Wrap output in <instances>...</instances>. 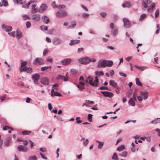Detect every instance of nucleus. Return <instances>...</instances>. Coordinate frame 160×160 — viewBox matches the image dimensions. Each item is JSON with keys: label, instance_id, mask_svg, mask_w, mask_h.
I'll list each match as a JSON object with an SVG mask.
<instances>
[{"label": "nucleus", "instance_id": "nucleus-1", "mask_svg": "<svg viewBox=\"0 0 160 160\" xmlns=\"http://www.w3.org/2000/svg\"><path fill=\"white\" fill-rule=\"evenodd\" d=\"M93 78L92 76H90L88 77L85 80V82L88 83L91 85L93 87H97L98 85V79L97 76L95 77V80L94 82H93Z\"/></svg>", "mask_w": 160, "mask_h": 160}, {"label": "nucleus", "instance_id": "nucleus-2", "mask_svg": "<svg viewBox=\"0 0 160 160\" xmlns=\"http://www.w3.org/2000/svg\"><path fill=\"white\" fill-rule=\"evenodd\" d=\"M113 64V62L112 61H108L105 60H99L98 62V67L105 68L107 66L108 67H111L112 65Z\"/></svg>", "mask_w": 160, "mask_h": 160}, {"label": "nucleus", "instance_id": "nucleus-3", "mask_svg": "<svg viewBox=\"0 0 160 160\" xmlns=\"http://www.w3.org/2000/svg\"><path fill=\"white\" fill-rule=\"evenodd\" d=\"M68 15V12L65 10L62 11H59L56 13V17L59 18L66 17Z\"/></svg>", "mask_w": 160, "mask_h": 160}, {"label": "nucleus", "instance_id": "nucleus-4", "mask_svg": "<svg viewBox=\"0 0 160 160\" xmlns=\"http://www.w3.org/2000/svg\"><path fill=\"white\" fill-rule=\"evenodd\" d=\"M89 58L88 57H85L78 59V61L82 64H87L89 63Z\"/></svg>", "mask_w": 160, "mask_h": 160}, {"label": "nucleus", "instance_id": "nucleus-5", "mask_svg": "<svg viewBox=\"0 0 160 160\" xmlns=\"http://www.w3.org/2000/svg\"><path fill=\"white\" fill-rule=\"evenodd\" d=\"M44 63V61L43 59L41 58H36L33 62V64L36 65L38 64L42 65Z\"/></svg>", "mask_w": 160, "mask_h": 160}, {"label": "nucleus", "instance_id": "nucleus-6", "mask_svg": "<svg viewBox=\"0 0 160 160\" xmlns=\"http://www.w3.org/2000/svg\"><path fill=\"white\" fill-rule=\"evenodd\" d=\"M101 93L103 94L104 96L111 98L113 97L114 94L111 92L108 91H101Z\"/></svg>", "mask_w": 160, "mask_h": 160}, {"label": "nucleus", "instance_id": "nucleus-7", "mask_svg": "<svg viewBox=\"0 0 160 160\" xmlns=\"http://www.w3.org/2000/svg\"><path fill=\"white\" fill-rule=\"evenodd\" d=\"M52 41L53 44L55 46L60 45L62 43V40L57 37L54 38L53 39Z\"/></svg>", "mask_w": 160, "mask_h": 160}, {"label": "nucleus", "instance_id": "nucleus-8", "mask_svg": "<svg viewBox=\"0 0 160 160\" xmlns=\"http://www.w3.org/2000/svg\"><path fill=\"white\" fill-rule=\"evenodd\" d=\"M40 78L39 74L37 73L33 74L32 75V78L34 82L36 84H38L37 82Z\"/></svg>", "mask_w": 160, "mask_h": 160}, {"label": "nucleus", "instance_id": "nucleus-9", "mask_svg": "<svg viewBox=\"0 0 160 160\" xmlns=\"http://www.w3.org/2000/svg\"><path fill=\"white\" fill-rule=\"evenodd\" d=\"M71 58H68L64 59L61 61V63L64 65H67L69 64L71 62Z\"/></svg>", "mask_w": 160, "mask_h": 160}, {"label": "nucleus", "instance_id": "nucleus-10", "mask_svg": "<svg viewBox=\"0 0 160 160\" xmlns=\"http://www.w3.org/2000/svg\"><path fill=\"white\" fill-rule=\"evenodd\" d=\"M123 21L124 23V26L125 28H128L130 27V22L128 18H123Z\"/></svg>", "mask_w": 160, "mask_h": 160}, {"label": "nucleus", "instance_id": "nucleus-11", "mask_svg": "<svg viewBox=\"0 0 160 160\" xmlns=\"http://www.w3.org/2000/svg\"><path fill=\"white\" fill-rule=\"evenodd\" d=\"M2 29L4 30L5 31L8 32H11L12 30V27L9 26H7L4 24L2 25Z\"/></svg>", "mask_w": 160, "mask_h": 160}, {"label": "nucleus", "instance_id": "nucleus-12", "mask_svg": "<svg viewBox=\"0 0 160 160\" xmlns=\"http://www.w3.org/2000/svg\"><path fill=\"white\" fill-rule=\"evenodd\" d=\"M41 82L44 85H48L49 82V80L47 77L42 78L41 79Z\"/></svg>", "mask_w": 160, "mask_h": 160}, {"label": "nucleus", "instance_id": "nucleus-13", "mask_svg": "<svg viewBox=\"0 0 160 160\" xmlns=\"http://www.w3.org/2000/svg\"><path fill=\"white\" fill-rule=\"evenodd\" d=\"M32 19L35 22H38L40 19V15L38 14H33L32 16Z\"/></svg>", "mask_w": 160, "mask_h": 160}, {"label": "nucleus", "instance_id": "nucleus-14", "mask_svg": "<svg viewBox=\"0 0 160 160\" xmlns=\"http://www.w3.org/2000/svg\"><path fill=\"white\" fill-rule=\"evenodd\" d=\"M19 152H27L28 149L26 147L22 145L18 146L17 148Z\"/></svg>", "mask_w": 160, "mask_h": 160}, {"label": "nucleus", "instance_id": "nucleus-15", "mask_svg": "<svg viewBox=\"0 0 160 160\" xmlns=\"http://www.w3.org/2000/svg\"><path fill=\"white\" fill-rule=\"evenodd\" d=\"M42 19L43 22L45 24L48 23L50 22L48 17L46 15L42 16Z\"/></svg>", "mask_w": 160, "mask_h": 160}, {"label": "nucleus", "instance_id": "nucleus-16", "mask_svg": "<svg viewBox=\"0 0 160 160\" xmlns=\"http://www.w3.org/2000/svg\"><path fill=\"white\" fill-rule=\"evenodd\" d=\"M47 5L44 3L42 4L40 7L39 12H42L45 11L47 8Z\"/></svg>", "mask_w": 160, "mask_h": 160}, {"label": "nucleus", "instance_id": "nucleus-17", "mask_svg": "<svg viewBox=\"0 0 160 160\" xmlns=\"http://www.w3.org/2000/svg\"><path fill=\"white\" fill-rule=\"evenodd\" d=\"M36 5L35 4H33L32 6V13H35L38 12V8H36Z\"/></svg>", "mask_w": 160, "mask_h": 160}, {"label": "nucleus", "instance_id": "nucleus-18", "mask_svg": "<svg viewBox=\"0 0 160 160\" xmlns=\"http://www.w3.org/2000/svg\"><path fill=\"white\" fill-rule=\"evenodd\" d=\"M122 6L123 8H130L132 6V3L130 2L126 1L122 4Z\"/></svg>", "mask_w": 160, "mask_h": 160}, {"label": "nucleus", "instance_id": "nucleus-19", "mask_svg": "<svg viewBox=\"0 0 160 160\" xmlns=\"http://www.w3.org/2000/svg\"><path fill=\"white\" fill-rule=\"evenodd\" d=\"M79 40H70V42L69 43V44L70 46H72L77 44H78L80 42Z\"/></svg>", "mask_w": 160, "mask_h": 160}, {"label": "nucleus", "instance_id": "nucleus-20", "mask_svg": "<svg viewBox=\"0 0 160 160\" xmlns=\"http://www.w3.org/2000/svg\"><path fill=\"white\" fill-rule=\"evenodd\" d=\"M11 142V137H9L7 138L6 140L5 141L4 144L6 146L8 147Z\"/></svg>", "mask_w": 160, "mask_h": 160}, {"label": "nucleus", "instance_id": "nucleus-21", "mask_svg": "<svg viewBox=\"0 0 160 160\" xmlns=\"http://www.w3.org/2000/svg\"><path fill=\"white\" fill-rule=\"evenodd\" d=\"M150 2L149 0H143L142 2V5L144 6L145 8H147L148 7V3Z\"/></svg>", "mask_w": 160, "mask_h": 160}, {"label": "nucleus", "instance_id": "nucleus-22", "mask_svg": "<svg viewBox=\"0 0 160 160\" xmlns=\"http://www.w3.org/2000/svg\"><path fill=\"white\" fill-rule=\"evenodd\" d=\"M16 36L18 39H19L22 37V33L21 31L17 29L16 32Z\"/></svg>", "mask_w": 160, "mask_h": 160}, {"label": "nucleus", "instance_id": "nucleus-23", "mask_svg": "<svg viewBox=\"0 0 160 160\" xmlns=\"http://www.w3.org/2000/svg\"><path fill=\"white\" fill-rule=\"evenodd\" d=\"M83 140V145L85 147L87 146L89 143V140L88 139H85L84 138H82L81 141Z\"/></svg>", "mask_w": 160, "mask_h": 160}, {"label": "nucleus", "instance_id": "nucleus-24", "mask_svg": "<svg viewBox=\"0 0 160 160\" xmlns=\"http://www.w3.org/2000/svg\"><path fill=\"white\" fill-rule=\"evenodd\" d=\"M141 95L143 97V98L144 100H146L148 98V93L146 92H140Z\"/></svg>", "mask_w": 160, "mask_h": 160}, {"label": "nucleus", "instance_id": "nucleus-25", "mask_svg": "<svg viewBox=\"0 0 160 160\" xmlns=\"http://www.w3.org/2000/svg\"><path fill=\"white\" fill-rule=\"evenodd\" d=\"M57 79H58L63 80L64 81H67L68 80V78L67 77H65L62 75H58Z\"/></svg>", "mask_w": 160, "mask_h": 160}, {"label": "nucleus", "instance_id": "nucleus-26", "mask_svg": "<svg viewBox=\"0 0 160 160\" xmlns=\"http://www.w3.org/2000/svg\"><path fill=\"white\" fill-rule=\"evenodd\" d=\"M155 6L156 5L153 2L152 3L151 5L148 7V8L147 9V11L148 12H150L152 9H153L154 8Z\"/></svg>", "mask_w": 160, "mask_h": 160}, {"label": "nucleus", "instance_id": "nucleus-27", "mask_svg": "<svg viewBox=\"0 0 160 160\" xmlns=\"http://www.w3.org/2000/svg\"><path fill=\"white\" fill-rule=\"evenodd\" d=\"M110 85L115 88H117V83L114 82L113 80H110L109 82Z\"/></svg>", "mask_w": 160, "mask_h": 160}, {"label": "nucleus", "instance_id": "nucleus-28", "mask_svg": "<svg viewBox=\"0 0 160 160\" xmlns=\"http://www.w3.org/2000/svg\"><path fill=\"white\" fill-rule=\"evenodd\" d=\"M125 147L124 145L123 144H122L119 147H118L117 148V150L119 152L122 151L125 149Z\"/></svg>", "mask_w": 160, "mask_h": 160}, {"label": "nucleus", "instance_id": "nucleus-29", "mask_svg": "<svg viewBox=\"0 0 160 160\" xmlns=\"http://www.w3.org/2000/svg\"><path fill=\"white\" fill-rule=\"evenodd\" d=\"M128 103L130 105L133 106H134L135 105V102L132 98H131L128 101Z\"/></svg>", "mask_w": 160, "mask_h": 160}, {"label": "nucleus", "instance_id": "nucleus-30", "mask_svg": "<svg viewBox=\"0 0 160 160\" xmlns=\"http://www.w3.org/2000/svg\"><path fill=\"white\" fill-rule=\"evenodd\" d=\"M147 17V15L145 13L142 14L140 16V17L139 19V21L140 22H142L143 20Z\"/></svg>", "mask_w": 160, "mask_h": 160}, {"label": "nucleus", "instance_id": "nucleus-31", "mask_svg": "<svg viewBox=\"0 0 160 160\" xmlns=\"http://www.w3.org/2000/svg\"><path fill=\"white\" fill-rule=\"evenodd\" d=\"M22 19L24 20H30V18L29 16L27 14L23 15L22 16Z\"/></svg>", "mask_w": 160, "mask_h": 160}, {"label": "nucleus", "instance_id": "nucleus-32", "mask_svg": "<svg viewBox=\"0 0 160 160\" xmlns=\"http://www.w3.org/2000/svg\"><path fill=\"white\" fill-rule=\"evenodd\" d=\"M134 67L136 68H138V69H140L142 71H143L146 68H147V67H145V66H143V67H140L139 66H138L137 65H135Z\"/></svg>", "mask_w": 160, "mask_h": 160}, {"label": "nucleus", "instance_id": "nucleus-33", "mask_svg": "<svg viewBox=\"0 0 160 160\" xmlns=\"http://www.w3.org/2000/svg\"><path fill=\"white\" fill-rule=\"evenodd\" d=\"M28 160H37V158L36 155L30 156L28 157Z\"/></svg>", "mask_w": 160, "mask_h": 160}, {"label": "nucleus", "instance_id": "nucleus-34", "mask_svg": "<svg viewBox=\"0 0 160 160\" xmlns=\"http://www.w3.org/2000/svg\"><path fill=\"white\" fill-rule=\"evenodd\" d=\"M10 129L12 131H13V129L12 128L7 126H4L2 128L3 130L6 131L8 129Z\"/></svg>", "mask_w": 160, "mask_h": 160}, {"label": "nucleus", "instance_id": "nucleus-35", "mask_svg": "<svg viewBox=\"0 0 160 160\" xmlns=\"http://www.w3.org/2000/svg\"><path fill=\"white\" fill-rule=\"evenodd\" d=\"M95 74L98 76H103L104 75V73L102 71H96L95 72Z\"/></svg>", "mask_w": 160, "mask_h": 160}, {"label": "nucleus", "instance_id": "nucleus-36", "mask_svg": "<svg viewBox=\"0 0 160 160\" xmlns=\"http://www.w3.org/2000/svg\"><path fill=\"white\" fill-rule=\"evenodd\" d=\"M1 2L2 3V5H3L4 7H6L8 5V2L6 0H2L1 1Z\"/></svg>", "mask_w": 160, "mask_h": 160}, {"label": "nucleus", "instance_id": "nucleus-37", "mask_svg": "<svg viewBox=\"0 0 160 160\" xmlns=\"http://www.w3.org/2000/svg\"><path fill=\"white\" fill-rule=\"evenodd\" d=\"M128 155V152L126 151H124L122 152L121 153L119 154V155L123 157H126Z\"/></svg>", "mask_w": 160, "mask_h": 160}, {"label": "nucleus", "instance_id": "nucleus-38", "mask_svg": "<svg viewBox=\"0 0 160 160\" xmlns=\"http://www.w3.org/2000/svg\"><path fill=\"white\" fill-rule=\"evenodd\" d=\"M159 9H157L155 14V18H157L158 17L159 15Z\"/></svg>", "mask_w": 160, "mask_h": 160}, {"label": "nucleus", "instance_id": "nucleus-39", "mask_svg": "<svg viewBox=\"0 0 160 160\" xmlns=\"http://www.w3.org/2000/svg\"><path fill=\"white\" fill-rule=\"evenodd\" d=\"M136 82L137 85L140 86H142V83L141 82L138 78H136Z\"/></svg>", "mask_w": 160, "mask_h": 160}, {"label": "nucleus", "instance_id": "nucleus-40", "mask_svg": "<svg viewBox=\"0 0 160 160\" xmlns=\"http://www.w3.org/2000/svg\"><path fill=\"white\" fill-rule=\"evenodd\" d=\"M92 115L91 114H89L88 115V119L89 122H92Z\"/></svg>", "mask_w": 160, "mask_h": 160}, {"label": "nucleus", "instance_id": "nucleus-41", "mask_svg": "<svg viewBox=\"0 0 160 160\" xmlns=\"http://www.w3.org/2000/svg\"><path fill=\"white\" fill-rule=\"evenodd\" d=\"M112 159L115 160H118V158L116 153H115L113 154V155L112 157Z\"/></svg>", "mask_w": 160, "mask_h": 160}, {"label": "nucleus", "instance_id": "nucleus-42", "mask_svg": "<svg viewBox=\"0 0 160 160\" xmlns=\"http://www.w3.org/2000/svg\"><path fill=\"white\" fill-rule=\"evenodd\" d=\"M56 96L61 97L62 95L59 93L57 91L54 92L53 93V96Z\"/></svg>", "mask_w": 160, "mask_h": 160}, {"label": "nucleus", "instance_id": "nucleus-43", "mask_svg": "<svg viewBox=\"0 0 160 160\" xmlns=\"http://www.w3.org/2000/svg\"><path fill=\"white\" fill-rule=\"evenodd\" d=\"M48 26H45L44 25L41 26L40 27L41 29L42 30H47L48 28Z\"/></svg>", "mask_w": 160, "mask_h": 160}, {"label": "nucleus", "instance_id": "nucleus-44", "mask_svg": "<svg viewBox=\"0 0 160 160\" xmlns=\"http://www.w3.org/2000/svg\"><path fill=\"white\" fill-rule=\"evenodd\" d=\"M31 131H22V133L24 135H28L29 134L31 133Z\"/></svg>", "mask_w": 160, "mask_h": 160}, {"label": "nucleus", "instance_id": "nucleus-45", "mask_svg": "<svg viewBox=\"0 0 160 160\" xmlns=\"http://www.w3.org/2000/svg\"><path fill=\"white\" fill-rule=\"evenodd\" d=\"M49 68H51V66H44V67H42L41 68V69L42 71H44Z\"/></svg>", "mask_w": 160, "mask_h": 160}, {"label": "nucleus", "instance_id": "nucleus-46", "mask_svg": "<svg viewBox=\"0 0 160 160\" xmlns=\"http://www.w3.org/2000/svg\"><path fill=\"white\" fill-rule=\"evenodd\" d=\"M8 34L10 36L12 37H15L16 35L15 32V31H13L11 32H8Z\"/></svg>", "mask_w": 160, "mask_h": 160}, {"label": "nucleus", "instance_id": "nucleus-47", "mask_svg": "<svg viewBox=\"0 0 160 160\" xmlns=\"http://www.w3.org/2000/svg\"><path fill=\"white\" fill-rule=\"evenodd\" d=\"M40 150L43 152H46L47 151L46 148H39Z\"/></svg>", "mask_w": 160, "mask_h": 160}, {"label": "nucleus", "instance_id": "nucleus-48", "mask_svg": "<svg viewBox=\"0 0 160 160\" xmlns=\"http://www.w3.org/2000/svg\"><path fill=\"white\" fill-rule=\"evenodd\" d=\"M26 25L27 28H29L31 26V23L30 22L27 21L26 23Z\"/></svg>", "mask_w": 160, "mask_h": 160}, {"label": "nucleus", "instance_id": "nucleus-49", "mask_svg": "<svg viewBox=\"0 0 160 160\" xmlns=\"http://www.w3.org/2000/svg\"><path fill=\"white\" fill-rule=\"evenodd\" d=\"M99 89H100V90H108V88L107 87H106L105 86H102L100 87L99 88Z\"/></svg>", "mask_w": 160, "mask_h": 160}, {"label": "nucleus", "instance_id": "nucleus-50", "mask_svg": "<svg viewBox=\"0 0 160 160\" xmlns=\"http://www.w3.org/2000/svg\"><path fill=\"white\" fill-rule=\"evenodd\" d=\"M65 7V5H59L58 6V8L59 9H63Z\"/></svg>", "mask_w": 160, "mask_h": 160}, {"label": "nucleus", "instance_id": "nucleus-51", "mask_svg": "<svg viewBox=\"0 0 160 160\" xmlns=\"http://www.w3.org/2000/svg\"><path fill=\"white\" fill-rule=\"evenodd\" d=\"M159 122L158 121V119H155L152 120L151 122V123L152 124H156L158 123Z\"/></svg>", "mask_w": 160, "mask_h": 160}, {"label": "nucleus", "instance_id": "nucleus-52", "mask_svg": "<svg viewBox=\"0 0 160 160\" xmlns=\"http://www.w3.org/2000/svg\"><path fill=\"white\" fill-rule=\"evenodd\" d=\"M51 5L54 8H57L58 6L56 4L55 2V1H53L52 2Z\"/></svg>", "mask_w": 160, "mask_h": 160}, {"label": "nucleus", "instance_id": "nucleus-53", "mask_svg": "<svg viewBox=\"0 0 160 160\" xmlns=\"http://www.w3.org/2000/svg\"><path fill=\"white\" fill-rule=\"evenodd\" d=\"M112 33L115 36L118 33V30L117 29H115L112 32Z\"/></svg>", "mask_w": 160, "mask_h": 160}, {"label": "nucleus", "instance_id": "nucleus-54", "mask_svg": "<svg viewBox=\"0 0 160 160\" xmlns=\"http://www.w3.org/2000/svg\"><path fill=\"white\" fill-rule=\"evenodd\" d=\"M100 14L102 18H105L107 15V13L105 12H101L100 13Z\"/></svg>", "mask_w": 160, "mask_h": 160}, {"label": "nucleus", "instance_id": "nucleus-55", "mask_svg": "<svg viewBox=\"0 0 160 160\" xmlns=\"http://www.w3.org/2000/svg\"><path fill=\"white\" fill-rule=\"evenodd\" d=\"M89 16V14L87 13H83L82 14V16L84 18H86Z\"/></svg>", "mask_w": 160, "mask_h": 160}, {"label": "nucleus", "instance_id": "nucleus-56", "mask_svg": "<svg viewBox=\"0 0 160 160\" xmlns=\"http://www.w3.org/2000/svg\"><path fill=\"white\" fill-rule=\"evenodd\" d=\"M58 84H55L53 85V88L54 89L57 90L58 89Z\"/></svg>", "mask_w": 160, "mask_h": 160}, {"label": "nucleus", "instance_id": "nucleus-57", "mask_svg": "<svg viewBox=\"0 0 160 160\" xmlns=\"http://www.w3.org/2000/svg\"><path fill=\"white\" fill-rule=\"evenodd\" d=\"M76 22H72V25L69 26V28L72 27V28H74V27L76 25Z\"/></svg>", "mask_w": 160, "mask_h": 160}, {"label": "nucleus", "instance_id": "nucleus-58", "mask_svg": "<svg viewBox=\"0 0 160 160\" xmlns=\"http://www.w3.org/2000/svg\"><path fill=\"white\" fill-rule=\"evenodd\" d=\"M119 74L120 76H123L124 77H126L127 76L126 74L122 72H120L119 73Z\"/></svg>", "mask_w": 160, "mask_h": 160}, {"label": "nucleus", "instance_id": "nucleus-59", "mask_svg": "<svg viewBox=\"0 0 160 160\" xmlns=\"http://www.w3.org/2000/svg\"><path fill=\"white\" fill-rule=\"evenodd\" d=\"M114 25L113 23H111L110 24V28L112 29H114Z\"/></svg>", "mask_w": 160, "mask_h": 160}, {"label": "nucleus", "instance_id": "nucleus-60", "mask_svg": "<svg viewBox=\"0 0 160 160\" xmlns=\"http://www.w3.org/2000/svg\"><path fill=\"white\" fill-rule=\"evenodd\" d=\"M29 141L31 143V147L32 148V147H33L34 146V144L33 142L31 140H29Z\"/></svg>", "mask_w": 160, "mask_h": 160}, {"label": "nucleus", "instance_id": "nucleus-61", "mask_svg": "<svg viewBox=\"0 0 160 160\" xmlns=\"http://www.w3.org/2000/svg\"><path fill=\"white\" fill-rule=\"evenodd\" d=\"M39 154L42 158L46 160L47 159V158L45 157L42 153H40Z\"/></svg>", "mask_w": 160, "mask_h": 160}, {"label": "nucleus", "instance_id": "nucleus-62", "mask_svg": "<svg viewBox=\"0 0 160 160\" xmlns=\"http://www.w3.org/2000/svg\"><path fill=\"white\" fill-rule=\"evenodd\" d=\"M6 95H5L4 96H1L0 97V98L2 101L6 98Z\"/></svg>", "mask_w": 160, "mask_h": 160}, {"label": "nucleus", "instance_id": "nucleus-63", "mask_svg": "<svg viewBox=\"0 0 160 160\" xmlns=\"http://www.w3.org/2000/svg\"><path fill=\"white\" fill-rule=\"evenodd\" d=\"M27 72H28L30 73L32 72V69L31 68H27Z\"/></svg>", "mask_w": 160, "mask_h": 160}, {"label": "nucleus", "instance_id": "nucleus-64", "mask_svg": "<svg viewBox=\"0 0 160 160\" xmlns=\"http://www.w3.org/2000/svg\"><path fill=\"white\" fill-rule=\"evenodd\" d=\"M48 51H49L48 50H47V49H45L43 52V55H45V54H46L47 53H48Z\"/></svg>", "mask_w": 160, "mask_h": 160}]
</instances>
